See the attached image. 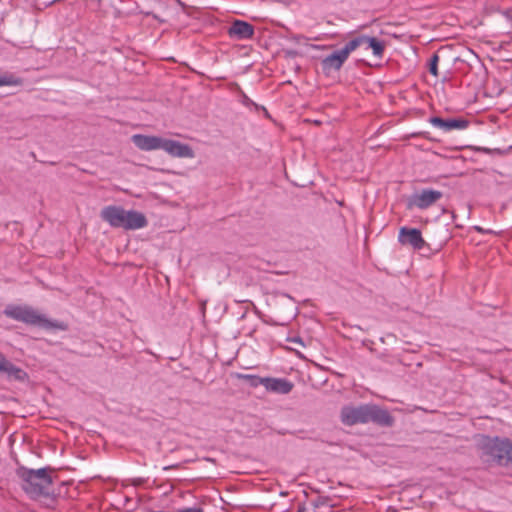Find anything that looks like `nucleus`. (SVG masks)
Segmentation results:
<instances>
[{
    "label": "nucleus",
    "instance_id": "1",
    "mask_svg": "<svg viewBox=\"0 0 512 512\" xmlns=\"http://www.w3.org/2000/svg\"><path fill=\"white\" fill-rule=\"evenodd\" d=\"M364 46L365 49H371L373 55L382 58L385 50V43L375 37L360 35L347 42L341 49L335 50L322 59L321 66L324 73L338 71L348 59L349 55L357 48Z\"/></svg>",
    "mask_w": 512,
    "mask_h": 512
},
{
    "label": "nucleus",
    "instance_id": "2",
    "mask_svg": "<svg viewBox=\"0 0 512 512\" xmlns=\"http://www.w3.org/2000/svg\"><path fill=\"white\" fill-rule=\"evenodd\" d=\"M341 422L346 426L372 422L380 427H392L394 417L387 409L376 404L346 405L340 411Z\"/></svg>",
    "mask_w": 512,
    "mask_h": 512
},
{
    "label": "nucleus",
    "instance_id": "3",
    "mask_svg": "<svg viewBox=\"0 0 512 512\" xmlns=\"http://www.w3.org/2000/svg\"><path fill=\"white\" fill-rule=\"evenodd\" d=\"M480 458L486 463L512 467V440L507 437L480 435L476 442Z\"/></svg>",
    "mask_w": 512,
    "mask_h": 512
},
{
    "label": "nucleus",
    "instance_id": "4",
    "mask_svg": "<svg viewBox=\"0 0 512 512\" xmlns=\"http://www.w3.org/2000/svg\"><path fill=\"white\" fill-rule=\"evenodd\" d=\"M51 471H53L51 467L35 470L21 466L17 468L16 475L21 480V488L30 498H48L53 495V491H51L53 478L49 474Z\"/></svg>",
    "mask_w": 512,
    "mask_h": 512
},
{
    "label": "nucleus",
    "instance_id": "5",
    "mask_svg": "<svg viewBox=\"0 0 512 512\" xmlns=\"http://www.w3.org/2000/svg\"><path fill=\"white\" fill-rule=\"evenodd\" d=\"M3 314L15 321L46 330L65 331L67 329L64 322L48 319L44 314L29 305L9 304L3 310Z\"/></svg>",
    "mask_w": 512,
    "mask_h": 512
},
{
    "label": "nucleus",
    "instance_id": "6",
    "mask_svg": "<svg viewBox=\"0 0 512 512\" xmlns=\"http://www.w3.org/2000/svg\"><path fill=\"white\" fill-rule=\"evenodd\" d=\"M100 217L113 228H122L124 230H137L148 225L146 216L136 210H125L122 206H105Z\"/></svg>",
    "mask_w": 512,
    "mask_h": 512
},
{
    "label": "nucleus",
    "instance_id": "7",
    "mask_svg": "<svg viewBox=\"0 0 512 512\" xmlns=\"http://www.w3.org/2000/svg\"><path fill=\"white\" fill-rule=\"evenodd\" d=\"M428 121L434 128L442 131L443 133H449L455 130H465L470 124L469 120L462 117L441 118L438 116H433L430 117Z\"/></svg>",
    "mask_w": 512,
    "mask_h": 512
},
{
    "label": "nucleus",
    "instance_id": "8",
    "mask_svg": "<svg viewBox=\"0 0 512 512\" xmlns=\"http://www.w3.org/2000/svg\"><path fill=\"white\" fill-rule=\"evenodd\" d=\"M161 150L174 158H194V150L188 144L178 140L163 137Z\"/></svg>",
    "mask_w": 512,
    "mask_h": 512
},
{
    "label": "nucleus",
    "instance_id": "9",
    "mask_svg": "<svg viewBox=\"0 0 512 512\" xmlns=\"http://www.w3.org/2000/svg\"><path fill=\"white\" fill-rule=\"evenodd\" d=\"M443 196L441 191L433 189H422L419 193H415L409 199V207H417L419 209H427Z\"/></svg>",
    "mask_w": 512,
    "mask_h": 512
},
{
    "label": "nucleus",
    "instance_id": "10",
    "mask_svg": "<svg viewBox=\"0 0 512 512\" xmlns=\"http://www.w3.org/2000/svg\"><path fill=\"white\" fill-rule=\"evenodd\" d=\"M398 241L402 245H409L414 250H421L426 245L421 231L417 228L401 227L399 230Z\"/></svg>",
    "mask_w": 512,
    "mask_h": 512
},
{
    "label": "nucleus",
    "instance_id": "11",
    "mask_svg": "<svg viewBox=\"0 0 512 512\" xmlns=\"http://www.w3.org/2000/svg\"><path fill=\"white\" fill-rule=\"evenodd\" d=\"M131 141L140 150L153 151L161 150L163 137L158 135L134 134L131 137Z\"/></svg>",
    "mask_w": 512,
    "mask_h": 512
},
{
    "label": "nucleus",
    "instance_id": "12",
    "mask_svg": "<svg viewBox=\"0 0 512 512\" xmlns=\"http://www.w3.org/2000/svg\"><path fill=\"white\" fill-rule=\"evenodd\" d=\"M228 35L235 40H247L254 35V27L248 22L235 20L228 28Z\"/></svg>",
    "mask_w": 512,
    "mask_h": 512
},
{
    "label": "nucleus",
    "instance_id": "13",
    "mask_svg": "<svg viewBox=\"0 0 512 512\" xmlns=\"http://www.w3.org/2000/svg\"><path fill=\"white\" fill-rule=\"evenodd\" d=\"M264 387L267 391L276 394H289L294 384L286 378L264 377Z\"/></svg>",
    "mask_w": 512,
    "mask_h": 512
},
{
    "label": "nucleus",
    "instance_id": "14",
    "mask_svg": "<svg viewBox=\"0 0 512 512\" xmlns=\"http://www.w3.org/2000/svg\"><path fill=\"white\" fill-rule=\"evenodd\" d=\"M0 373L5 374L9 380L24 382L28 379V374L9 360L5 364V369H2Z\"/></svg>",
    "mask_w": 512,
    "mask_h": 512
},
{
    "label": "nucleus",
    "instance_id": "15",
    "mask_svg": "<svg viewBox=\"0 0 512 512\" xmlns=\"http://www.w3.org/2000/svg\"><path fill=\"white\" fill-rule=\"evenodd\" d=\"M235 376L237 379L245 381L251 387H258L259 385L264 386V377L243 373H236Z\"/></svg>",
    "mask_w": 512,
    "mask_h": 512
},
{
    "label": "nucleus",
    "instance_id": "16",
    "mask_svg": "<svg viewBox=\"0 0 512 512\" xmlns=\"http://www.w3.org/2000/svg\"><path fill=\"white\" fill-rule=\"evenodd\" d=\"M23 79L13 73H4L0 75V87L2 86H20Z\"/></svg>",
    "mask_w": 512,
    "mask_h": 512
},
{
    "label": "nucleus",
    "instance_id": "17",
    "mask_svg": "<svg viewBox=\"0 0 512 512\" xmlns=\"http://www.w3.org/2000/svg\"><path fill=\"white\" fill-rule=\"evenodd\" d=\"M438 62L439 56L437 54H433L429 60V72L434 76L438 75Z\"/></svg>",
    "mask_w": 512,
    "mask_h": 512
},
{
    "label": "nucleus",
    "instance_id": "18",
    "mask_svg": "<svg viewBox=\"0 0 512 512\" xmlns=\"http://www.w3.org/2000/svg\"><path fill=\"white\" fill-rule=\"evenodd\" d=\"M330 498L328 496H319L315 500L312 501V506L317 509L323 505L328 504Z\"/></svg>",
    "mask_w": 512,
    "mask_h": 512
},
{
    "label": "nucleus",
    "instance_id": "19",
    "mask_svg": "<svg viewBox=\"0 0 512 512\" xmlns=\"http://www.w3.org/2000/svg\"><path fill=\"white\" fill-rule=\"evenodd\" d=\"M243 103H244L245 106H255V107H257V105L251 99H249L247 96L244 97Z\"/></svg>",
    "mask_w": 512,
    "mask_h": 512
},
{
    "label": "nucleus",
    "instance_id": "20",
    "mask_svg": "<svg viewBox=\"0 0 512 512\" xmlns=\"http://www.w3.org/2000/svg\"><path fill=\"white\" fill-rule=\"evenodd\" d=\"M291 341L293 343H299V344L303 345L302 339L300 337H295V338L291 339Z\"/></svg>",
    "mask_w": 512,
    "mask_h": 512
},
{
    "label": "nucleus",
    "instance_id": "21",
    "mask_svg": "<svg viewBox=\"0 0 512 512\" xmlns=\"http://www.w3.org/2000/svg\"><path fill=\"white\" fill-rule=\"evenodd\" d=\"M297 512H306V506L304 504L299 505Z\"/></svg>",
    "mask_w": 512,
    "mask_h": 512
},
{
    "label": "nucleus",
    "instance_id": "22",
    "mask_svg": "<svg viewBox=\"0 0 512 512\" xmlns=\"http://www.w3.org/2000/svg\"><path fill=\"white\" fill-rule=\"evenodd\" d=\"M505 15H506V17H508L509 19H511V18H512L511 12H508V11H507V12H505Z\"/></svg>",
    "mask_w": 512,
    "mask_h": 512
},
{
    "label": "nucleus",
    "instance_id": "23",
    "mask_svg": "<svg viewBox=\"0 0 512 512\" xmlns=\"http://www.w3.org/2000/svg\"><path fill=\"white\" fill-rule=\"evenodd\" d=\"M295 184H296V185H299V186H304V184H303V183H296V182H295Z\"/></svg>",
    "mask_w": 512,
    "mask_h": 512
}]
</instances>
